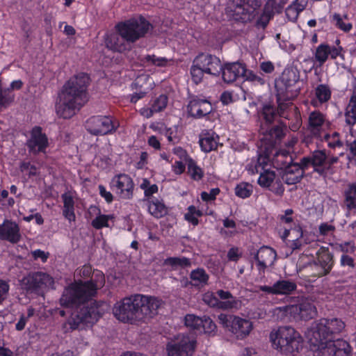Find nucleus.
I'll return each mask as SVG.
<instances>
[{"mask_svg": "<svg viewBox=\"0 0 356 356\" xmlns=\"http://www.w3.org/2000/svg\"><path fill=\"white\" fill-rule=\"evenodd\" d=\"M94 275L98 277L97 280L72 284L65 289L60 298L62 306L74 307L67 320L71 330L92 325L109 309V305L105 301H95L90 303V307L85 305V302L104 284V276L101 272L97 271Z\"/></svg>", "mask_w": 356, "mask_h": 356, "instance_id": "nucleus-1", "label": "nucleus"}, {"mask_svg": "<svg viewBox=\"0 0 356 356\" xmlns=\"http://www.w3.org/2000/svg\"><path fill=\"white\" fill-rule=\"evenodd\" d=\"M344 323L339 318H321L315 321L306 335L310 343L318 346L321 356H349L350 346L343 339H334L343 330Z\"/></svg>", "mask_w": 356, "mask_h": 356, "instance_id": "nucleus-2", "label": "nucleus"}, {"mask_svg": "<svg viewBox=\"0 0 356 356\" xmlns=\"http://www.w3.org/2000/svg\"><path fill=\"white\" fill-rule=\"evenodd\" d=\"M161 305L162 301L156 298L136 294L117 302L113 313L120 321L132 324L153 318Z\"/></svg>", "mask_w": 356, "mask_h": 356, "instance_id": "nucleus-3", "label": "nucleus"}, {"mask_svg": "<svg viewBox=\"0 0 356 356\" xmlns=\"http://www.w3.org/2000/svg\"><path fill=\"white\" fill-rule=\"evenodd\" d=\"M89 82L90 78L86 74L79 73L63 85L56 102L58 116L70 118L87 102Z\"/></svg>", "mask_w": 356, "mask_h": 356, "instance_id": "nucleus-4", "label": "nucleus"}, {"mask_svg": "<svg viewBox=\"0 0 356 356\" xmlns=\"http://www.w3.org/2000/svg\"><path fill=\"white\" fill-rule=\"evenodd\" d=\"M116 28L118 32L107 35L106 46L112 51L122 52L129 49L130 43L145 36L152 28V24L140 16L119 23Z\"/></svg>", "mask_w": 356, "mask_h": 356, "instance_id": "nucleus-5", "label": "nucleus"}, {"mask_svg": "<svg viewBox=\"0 0 356 356\" xmlns=\"http://www.w3.org/2000/svg\"><path fill=\"white\" fill-rule=\"evenodd\" d=\"M277 116L276 108L269 104L264 105L259 113L261 120L260 133L262 136L260 138L259 147L261 152L268 158H270L277 141L284 136V126L282 123L273 124Z\"/></svg>", "mask_w": 356, "mask_h": 356, "instance_id": "nucleus-6", "label": "nucleus"}, {"mask_svg": "<svg viewBox=\"0 0 356 356\" xmlns=\"http://www.w3.org/2000/svg\"><path fill=\"white\" fill-rule=\"evenodd\" d=\"M270 339L273 346L285 354L298 352L302 348V337L291 326L280 327L270 333Z\"/></svg>", "mask_w": 356, "mask_h": 356, "instance_id": "nucleus-7", "label": "nucleus"}, {"mask_svg": "<svg viewBox=\"0 0 356 356\" xmlns=\"http://www.w3.org/2000/svg\"><path fill=\"white\" fill-rule=\"evenodd\" d=\"M300 79V72L294 67L286 68L279 80L275 81L278 99L288 100L296 97L300 88L296 85Z\"/></svg>", "mask_w": 356, "mask_h": 356, "instance_id": "nucleus-8", "label": "nucleus"}, {"mask_svg": "<svg viewBox=\"0 0 356 356\" xmlns=\"http://www.w3.org/2000/svg\"><path fill=\"white\" fill-rule=\"evenodd\" d=\"M197 345L195 333L188 332L177 335L167 344L168 356H193Z\"/></svg>", "mask_w": 356, "mask_h": 356, "instance_id": "nucleus-9", "label": "nucleus"}, {"mask_svg": "<svg viewBox=\"0 0 356 356\" xmlns=\"http://www.w3.org/2000/svg\"><path fill=\"white\" fill-rule=\"evenodd\" d=\"M334 265L333 254L327 250H321L317 253L316 260L299 266V270H305L309 276L319 277L330 273Z\"/></svg>", "mask_w": 356, "mask_h": 356, "instance_id": "nucleus-10", "label": "nucleus"}, {"mask_svg": "<svg viewBox=\"0 0 356 356\" xmlns=\"http://www.w3.org/2000/svg\"><path fill=\"white\" fill-rule=\"evenodd\" d=\"M218 318L219 323L238 339H245L253 329V325L250 321L236 316L220 314Z\"/></svg>", "mask_w": 356, "mask_h": 356, "instance_id": "nucleus-11", "label": "nucleus"}, {"mask_svg": "<svg viewBox=\"0 0 356 356\" xmlns=\"http://www.w3.org/2000/svg\"><path fill=\"white\" fill-rule=\"evenodd\" d=\"M54 280L43 272L31 273L21 280V286L27 293L40 294L44 289L51 286Z\"/></svg>", "mask_w": 356, "mask_h": 356, "instance_id": "nucleus-12", "label": "nucleus"}, {"mask_svg": "<svg viewBox=\"0 0 356 356\" xmlns=\"http://www.w3.org/2000/svg\"><path fill=\"white\" fill-rule=\"evenodd\" d=\"M235 5L232 10L234 20L245 23L255 16V11L261 6V0H233Z\"/></svg>", "mask_w": 356, "mask_h": 356, "instance_id": "nucleus-13", "label": "nucleus"}, {"mask_svg": "<svg viewBox=\"0 0 356 356\" xmlns=\"http://www.w3.org/2000/svg\"><path fill=\"white\" fill-rule=\"evenodd\" d=\"M86 129L93 135H106L115 130L112 120L108 116H92L86 122Z\"/></svg>", "mask_w": 356, "mask_h": 356, "instance_id": "nucleus-14", "label": "nucleus"}, {"mask_svg": "<svg viewBox=\"0 0 356 356\" xmlns=\"http://www.w3.org/2000/svg\"><path fill=\"white\" fill-rule=\"evenodd\" d=\"M111 187L121 198L129 199L132 197L134 183L131 178L125 174L115 176L111 181Z\"/></svg>", "mask_w": 356, "mask_h": 356, "instance_id": "nucleus-15", "label": "nucleus"}, {"mask_svg": "<svg viewBox=\"0 0 356 356\" xmlns=\"http://www.w3.org/2000/svg\"><path fill=\"white\" fill-rule=\"evenodd\" d=\"M26 145L29 152L37 154L43 152L48 146V138L45 134L42 133L40 127H34L30 133V138L26 140Z\"/></svg>", "mask_w": 356, "mask_h": 356, "instance_id": "nucleus-16", "label": "nucleus"}, {"mask_svg": "<svg viewBox=\"0 0 356 356\" xmlns=\"http://www.w3.org/2000/svg\"><path fill=\"white\" fill-rule=\"evenodd\" d=\"M197 65L202 67L205 74L218 76L222 71V63L219 58L211 54H201L195 57Z\"/></svg>", "mask_w": 356, "mask_h": 356, "instance_id": "nucleus-17", "label": "nucleus"}, {"mask_svg": "<svg viewBox=\"0 0 356 356\" xmlns=\"http://www.w3.org/2000/svg\"><path fill=\"white\" fill-rule=\"evenodd\" d=\"M277 257L275 250L268 246H262L254 254L257 267L260 274L264 273L268 266L273 265Z\"/></svg>", "mask_w": 356, "mask_h": 356, "instance_id": "nucleus-18", "label": "nucleus"}, {"mask_svg": "<svg viewBox=\"0 0 356 356\" xmlns=\"http://www.w3.org/2000/svg\"><path fill=\"white\" fill-rule=\"evenodd\" d=\"M187 110L191 117L199 119L210 114L213 107L211 102L207 99L193 98L188 102Z\"/></svg>", "mask_w": 356, "mask_h": 356, "instance_id": "nucleus-19", "label": "nucleus"}, {"mask_svg": "<svg viewBox=\"0 0 356 356\" xmlns=\"http://www.w3.org/2000/svg\"><path fill=\"white\" fill-rule=\"evenodd\" d=\"M245 73V67L239 62L226 63L222 64V78L225 83H231L238 78L243 76Z\"/></svg>", "mask_w": 356, "mask_h": 356, "instance_id": "nucleus-20", "label": "nucleus"}, {"mask_svg": "<svg viewBox=\"0 0 356 356\" xmlns=\"http://www.w3.org/2000/svg\"><path fill=\"white\" fill-rule=\"evenodd\" d=\"M327 155L323 150H316L307 156L302 158V166L303 168H314V171L318 175H323L324 171L321 169L326 162Z\"/></svg>", "mask_w": 356, "mask_h": 356, "instance_id": "nucleus-21", "label": "nucleus"}, {"mask_svg": "<svg viewBox=\"0 0 356 356\" xmlns=\"http://www.w3.org/2000/svg\"><path fill=\"white\" fill-rule=\"evenodd\" d=\"M290 313L293 314L296 319L309 321L316 316L317 310L313 303L305 300L298 305L291 306Z\"/></svg>", "mask_w": 356, "mask_h": 356, "instance_id": "nucleus-22", "label": "nucleus"}, {"mask_svg": "<svg viewBox=\"0 0 356 356\" xmlns=\"http://www.w3.org/2000/svg\"><path fill=\"white\" fill-rule=\"evenodd\" d=\"M20 238L19 228L15 222L5 220L2 225H0V239L17 243Z\"/></svg>", "mask_w": 356, "mask_h": 356, "instance_id": "nucleus-23", "label": "nucleus"}, {"mask_svg": "<svg viewBox=\"0 0 356 356\" xmlns=\"http://www.w3.org/2000/svg\"><path fill=\"white\" fill-rule=\"evenodd\" d=\"M325 120L324 115L320 111H314L310 113L308 118V129L312 136L317 138L321 136V131Z\"/></svg>", "mask_w": 356, "mask_h": 356, "instance_id": "nucleus-24", "label": "nucleus"}, {"mask_svg": "<svg viewBox=\"0 0 356 356\" xmlns=\"http://www.w3.org/2000/svg\"><path fill=\"white\" fill-rule=\"evenodd\" d=\"M203 302L211 307H216L222 309H228L232 307H236L237 302H220L213 293L207 291L202 296Z\"/></svg>", "mask_w": 356, "mask_h": 356, "instance_id": "nucleus-25", "label": "nucleus"}, {"mask_svg": "<svg viewBox=\"0 0 356 356\" xmlns=\"http://www.w3.org/2000/svg\"><path fill=\"white\" fill-rule=\"evenodd\" d=\"M292 161V156L285 149L276 152L271 159L273 167L280 170H284Z\"/></svg>", "mask_w": 356, "mask_h": 356, "instance_id": "nucleus-26", "label": "nucleus"}, {"mask_svg": "<svg viewBox=\"0 0 356 356\" xmlns=\"http://www.w3.org/2000/svg\"><path fill=\"white\" fill-rule=\"evenodd\" d=\"M154 86V81L152 77L147 74H141L136 77L132 83V88L136 90H142L143 91L149 92Z\"/></svg>", "mask_w": 356, "mask_h": 356, "instance_id": "nucleus-27", "label": "nucleus"}, {"mask_svg": "<svg viewBox=\"0 0 356 356\" xmlns=\"http://www.w3.org/2000/svg\"><path fill=\"white\" fill-rule=\"evenodd\" d=\"M276 295H288L294 291L296 288V284L289 280H280L275 283Z\"/></svg>", "mask_w": 356, "mask_h": 356, "instance_id": "nucleus-28", "label": "nucleus"}, {"mask_svg": "<svg viewBox=\"0 0 356 356\" xmlns=\"http://www.w3.org/2000/svg\"><path fill=\"white\" fill-rule=\"evenodd\" d=\"M191 284L194 286H203L208 282L209 275L202 268L193 270L190 274Z\"/></svg>", "mask_w": 356, "mask_h": 356, "instance_id": "nucleus-29", "label": "nucleus"}, {"mask_svg": "<svg viewBox=\"0 0 356 356\" xmlns=\"http://www.w3.org/2000/svg\"><path fill=\"white\" fill-rule=\"evenodd\" d=\"M199 143L202 150L204 152H210L216 149L218 146L216 139L209 133H206L201 136Z\"/></svg>", "mask_w": 356, "mask_h": 356, "instance_id": "nucleus-30", "label": "nucleus"}, {"mask_svg": "<svg viewBox=\"0 0 356 356\" xmlns=\"http://www.w3.org/2000/svg\"><path fill=\"white\" fill-rule=\"evenodd\" d=\"M164 264L169 266L172 270H178L179 268H184L191 266V261L189 259L181 257H168L164 260Z\"/></svg>", "mask_w": 356, "mask_h": 356, "instance_id": "nucleus-31", "label": "nucleus"}, {"mask_svg": "<svg viewBox=\"0 0 356 356\" xmlns=\"http://www.w3.org/2000/svg\"><path fill=\"white\" fill-rule=\"evenodd\" d=\"M148 211L151 215L157 218L164 216L168 212L164 204L157 199L149 201Z\"/></svg>", "mask_w": 356, "mask_h": 356, "instance_id": "nucleus-32", "label": "nucleus"}, {"mask_svg": "<svg viewBox=\"0 0 356 356\" xmlns=\"http://www.w3.org/2000/svg\"><path fill=\"white\" fill-rule=\"evenodd\" d=\"M346 122L350 126L356 123V96H351L345 112Z\"/></svg>", "mask_w": 356, "mask_h": 356, "instance_id": "nucleus-33", "label": "nucleus"}, {"mask_svg": "<svg viewBox=\"0 0 356 356\" xmlns=\"http://www.w3.org/2000/svg\"><path fill=\"white\" fill-rule=\"evenodd\" d=\"M168 104V97L165 95H161L157 97L153 102L150 111L148 114H144L146 118L151 117L154 113L160 112L163 110Z\"/></svg>", "mask_w": 356, "mask_h": 356, "instance_id": "nucleus-34", "label": "nucleus"}, {"mask_svg": "<svg viewBox=\"0 0 356 356\" xmlns=\"http://www.w3.org/2000/svg\"><path fill=\"white\" fill-rule=\"evenodd\" d=\"M315 95L320 103L327 102L331 97L330 87L325 84H320L315 89Z\"/></svg>", "mask_w": 356, "mask_h": 356, "instance_id": "nucleus-35", "label": "nucleus"}, {"mask_svg": "<svg viewBox=\"0 0 356 356\" xmlns=\"http://www.w3.org/2000/svg\"><path fill=\"white\" fill-rule=\"evenodd\" d=\"M275 180V173L271 170H264L260 174L258 179V184L264 188H270Z\"/></svg>", "mask_w": 356, "mask_h": 356, "instance_id": "nucleus-36", "label": "nucleus"}, {"mask_svg": "<svg viewBox=\"0 0 356 356\" xmlns=\"http://www.w3.org/2000/svg\"><path fill=\"white\" fill-rule=\"evenodd\" d=\"M92 211H98L99 216H97L92 221V225L95 229H99L104 227H108V220L111 218L110 216L100 214L99 210L96 207H90Z\"/></svg>", "mask_w": 356, "mask_h": 356, "instance_id": "nucleus-37", "label": "nucleus"}, {"mask_svg": "<svg viewBox=\"0 0 356 356\" xmlns=\"http://www.w3.org/2000/svg\"><path fill=\"white\" fill-rule=\"evenodd\" d=\"M252 186L248 183H240L235 188V194L241 198H246L250 197L252 194Z\"/></svg>", "mask_w": 356, "mask_h": 356, "instance_id": "nucleus-38", "label": "nucleus"}, {"mask_svg": "<svg viewBox=\"0 0 356 356\" xmlns=\"http://www.w3.org/2000/svg\"><path fill=\"white\" fill-rule=\"evenodd\" d=\"M188 172L191 177L195 180H200L203 177V172L202 169L198 167L195 162L192 159L187 161Z\"/></svg>", "mask_w": 356, "mask_h": 356, "instance_id": "nucleus-39", "label": "nucleus"}, {"mask_svg": "<svg viewBox=\"0 0 356 356\" xmlns=\"http://www.w3.org/2000/svg\"><path fill=\"white\" fill-rule=\"evenodd\" d=\"M204 74H205V72L203 71L202 67L197 65L195 58L191 67V74L193 81L195 84L200 83L203 79Z\"/></svg>", "mask_w": 356, "mask_h": 356, "instance_id": "nucleus-40", "label": "nucleus"}, {"mask_svg": "<svg viewBox=\"0 0 356 356\" xmlns=\"http://www.w3.org/2000/svg\"><path fill=\"white\" fill-rule=\"evenodd\" d=\"M15 95L10 89H0V106H8L14 100Z\"/></svg>", "mask_w": 356, "mask_h": 356, "instance_id": "nucleus-41", "label": "nucleus"}, {"mask_svg": "<svg viewBox=\"0 0 356 356\" xmlns=\"http://www.w3.org/2000/svg\"><path fill=\"white\" fill-rule=\"evenodd\" d=\"M328 45L325 44H320L316 50L315 58L320 63L323 65L328 58Z\"/></svg>", "mask_w": 356, "mask_h": 356, "instance_id": "nucleus-42", "label": "nucleus"}, {"mask_svg": "<svg viewBox=\"0 0 356 356\" xmlns=\"http://www.w3.org/2000/svg\"><path fill=\"white\" fill-rule=\"evenodd\" d=\"M202 213L201 211L197 209L195 206H190L188 208V212L185 214V219L191 222L193 225L198 224V216H201Z\"/></svg>", "mask_w": 356, "mask_h": 356, "instance_id": "nucleus-43", "label": "nucleus"}, {"mask_svg": "<svg viewBox=\"0 0 356 356\" xmlns=\"http://www.w3.org/2000/svg\"><path fill=\"white\" fill-rule=\"evenodd\" d=\"M185 325L193 330H199L202 323V318L193 314H187L184 318Z\"/></svg>", "mask_w": 356, "mask_h": 356, "instance_id": "nucleus-44", "label": "nucleus"}, {"mask_svg": "<svg viewBox=\"0 0 356 356\" xmlns=\"http://www.w3.org/2000/svg\"><path fill=\"white\" fill-rule=\"evenodd\" d=\"M273 11L272 8H270L268 6L264 8L263 15L258 19L257 24L264 29L268 24L270 19L273 16Z\"/></svg>", "mask_w": 356, "mask_h": 356, "instance_id": "nucleus-45", "label": "nucleus"}, {"mask_svg": "<svg viewBox=\"0 0 356 356\" xmlns=\"http://www.w3.org/2000/svg\"><path fill=\"white\" fill-rule=\"evenodd\" d=\"M218 296L220 297L221 300H222V302H232V300H234L238 302L236 307H232L229 308L228 309H238L241 307V302L238 300L236 298L234 297L232 294L228 291H224V290H218L217 291Z\"/></svg>", "mask_w": 356, "mask_h": 356, "instance_id": "nucleus-46", "label": "nucleus"}, {"mask_svg": "<svg viewBox=\"0 0 356 356\" xmlns=\"http://www.w3.org/2000/svg\"><path fill=\"white\" fill-rule=\"evenodd\" d=\"M202 323L201 324V327H203L205 333L209 334L214 335L216 332V325L215 323L207 316H204L202 318Z\"/></svg>", "mask_w": 356, "mask_h": 356, "instance_id": "nucleus-47", "label": "nucleus"}, {"mask_svg": "<svg viewBox=\"0 0 356 356\" xmlns=\"http://www.w3.org/2000/svg\"><path fill=\"white\" fill-rule=\"evenodd\" d=\"M144 60L158 67H165L168 63V59L165 57H157L155 55H147Z\"/></svg>", "mask_w": 356, "mask_h": 356, "instance_id": "nucleus-48", "label": "nucleus"}, {"mask_svg": "<svg viewBox=\"0 0 356 356\" xmlns=\"http://www.w3.org/2000/svg\"><path fill=\"white\" fill-rule=\"evenodd\" d=\"M243 76L245 77L247 81L257 83L260 85H264L265 83V80L261 73L257 74L252 71L247 70L245 69V73L243 74Z\"/></svg>", "mask_w": 356, "mask_h": 356, "instance_id": "nucleus-49", "label": "nucleus"}, {"mask_svg": "<svg viewBox=\"0 0 356 356\" xmlns=\"http://www.w3.org/2000/svg\"><path fill=\"white\" fill-rule=\"evenodd\" d=\"M307 170V168H303L302 166V159H300L299 163H291L289 164V165L284 169L285 172L288 173H293L295 175H298V172H300V177H303L305 171Z\"/></svg>", "mask_w": 356, "mask_h": 356, "instance_id": "nucleus-50", "label": "nucleus"}, {"mask_svg": "<svg viewBox=\"0 0 356 356\" xmlns=\"http://www.w3.org/2000/svg\"><path fill=\"white\" fill-rule=\"evenodd\" d=\"M300 172H298V175H295L293 173H288L287 172H284V174L282 176V179L285 181V183L288 185H292L300 182L302 179V177H300Z\"/></svg>", "mask_w": 356, "mask_h": 356, "instance_id": "nucleus-51", "label": "nucleus"}, {"mask_svg": "<svg viewBox=\"0 0 356 356\" xmlns=\"http://www.w3.org/2000/svg\"><path fill=\"white\" fill-rule=\"evenodd\" d=\"M340 264L342 267L346 268L348 271H351L355 268L353 258L346 254L341 255Z\"/></svg>", "mask_w": 356, "mask_h": 356, "instance_id": "nucleus-52", "label": "nucleus"}, {"mask_svg": "<svg viewBox=\"0 0 356 356\" xmlns=\"http://www.w3.org/2000/svg\"><path fill=\"white\" fill-rule=\"evenodd\" d=\"M333 21L335 22V25L344 31H349L352 28V24L350 23L346 24L342 21L339 14L335 13L332 16Z\"/></svg>", "mask_w": 356, "mask_h": 356, "instance_id": "nucleus-53", "label": "nucleus"}, {"mask_svg": "<svg viewBox=\"0 0 356 356\" xmlns=\"http://www.w3.org/2000/svg\"><path fill=\"white\" fill-rule=\"evenodd\" d=\"M220 189L218 188H212L209 193L202 192L201 197L204 201H210L216 199V197L219 194Z\"/></svg>", "mask_w": 356, "mask_h": 356, "instance_id": "nucleus-54", "label": "nucleus"}, {"mask_svg": "<svg viewBox=\"0 0 356 356\" xmlns=\"http://www.w3.org/2000/svg\"><path fill=\"white\" fill-rule=\"evenodd\" d=\"M269 189L278 195H282L284 191V187L280 179H276L275 182H273Z\"/></svg>", "mask_w": 356, "mask_h": 356, "instance_id": "nucleus-55", "label": "nucleus"}, {"mask_svg": "<svg viewBox=\"0 0 356 356\" xmlns=\"http://www.w3.org/2000/svg\"><path fill=\"white\" fill-rule=\"evenodd\" d=\"M285 13L287 18L292 22H294L298 19L300 13L297 8H295V6H293L292 4L287 7Z\"/></svg>", "mask_w": 356, "mask_h": 356, "instance_id": "nucleus-56", "label": "nucleus"}, {"mask_svg": "<svg viewBox=\"0 0 356 356\" xmlns=\"http://www.w3.org/2000/svg\"><path fill=\"white\" fill-rule=\"evenodd\" d=\"M242 257V253L236 247L230 248L227 252V258L229 261H237Z\"/></svg>", "mask_w": 356, "mask_h": 356, "instance_id": "nucleus-57", "label": "nucleus"}, {"mask_svg": "<svg viewBox=\"0 0 356 356\" xmlns=\"http://www.w3.org/2000/svg\"><path fill=\"white\" fill-rule=\"evenodd\" d=\"M9 291L8 284L2 280H0V304L6 300Z\"/></svg>", "mask_w": 356, "mask_h": 356, "instance_id": "nucleus-58", "label": "nucleus"}, {"mask_svg": "<svg viewBox=\"0 0 356 356\" xmlns=\"http://www.w3.org/2000/svg\"><path fill=\"white\" fill-rule=\"evenodd\" d=\"M344 205L348 211L356 212V197L345 196Z\"/></svg>", "mask_w": 356, "mask_h": 356, "instance_id": "nucleus-59", "label": "nucleus"}, {"mask_svg": "<svg viewBox=\"0 0 356 356\" xmlns=\"http://www.w3.org/2000/svg\"><path fill=\"white\" fill-rule=\"evenodd\" d=\"M260 70L266 74H271L275 70V66L270 61H264L260 64Z\"/></svg>", "mask_w": 356, "mask_h": 356, "instance_id": "nucleus-60", "label": "nucleus"}, {"mask_svg": "<svg viewBox=\"0 0 356 356\" xmlns=\"http://www.w3.org/2000/svg\"><path fill=\"white\" fill-rule=\"evenodd\" d=\"M98 188L100 195L104 197L108 203H111L113 200V195L109 191H107L102 185H99Z\"/></svg>", "mask_w": 356, "mask_h": 356, "instance_id": "nucleus-61", "label": "nucleus"}, {"mask_svg": "<svg viewBox=\"0 0 356 356\" xmlns=\"http://www.w3.org/2000/svg\"><path fill=\"white\" fill-rule=\"evenodd\" d=\"M62 199L63 200V208H74V200L71 195L64 193L62 195Z\"/></svg>", "mask_w": 356, "mask_h": 356, "instance_id": "nucleus-62", "label": "nucleus"}, {"mask_svg": "<svg viewBox=\"0 0 356 356\" xmlns=\"http://www.w3.org/2000/svg\"><path fill=\"white\" fill-rule=\"evenodd\" d=\"M335 227L332 225L323 223L319 226V232L321 235H327L330 232L334 231Z\"/></svg>", "mask_w": 356, "mask_h": 356, "instance_id": "nucleus-63", "label": "nucleus"}, {"mask_svg": "<svg viewBox=\"0 0 356 356\" xmlns=\"http://www.w3.org/2000/svg\"><path fill=\"white\" fill-rule=\"evenodd\" d=\"M344 195L345 196L356 197V182L350 184L348 186V188L345 191Z\"/></svg>", "mask_w": 356, "mask_h": 356, "instance_id": "nucleus-64", "label": "nucleus"}]
</instances>
